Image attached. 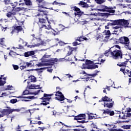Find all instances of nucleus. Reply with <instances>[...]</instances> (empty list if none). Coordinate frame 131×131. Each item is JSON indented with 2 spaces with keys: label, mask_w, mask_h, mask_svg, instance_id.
<instances>
[{
  "label": "nucleus",
  "mask_w": 131,
  "mask_h": 131,
  "mask_svg": "<svg viewBox=\"0 0 131 131\" xmlns=\"http://www.w3.org/2000/svg\"><path fill=\"white\" fill-rule=\"evenodd\" d=\"M36 2L38 3V7L40 8L38 9L39 13L37 14V16L39 17L40 16V18L41 17H43V16H47L48 15V12L46 10H43L42 9H45L44 6L47 5V2L45 1V0H36Z\"/></svg>",
  "instance_id": "1"
},
{
  "label": "nucleus",
  "mask_w": 131,
  "mask_h": 131,
  "mask_svg": "<svg viewBox=\"0 0 131 131\" xmlns=\"http://www.w3.org/2000/svg\"><path fill=\"white\" fill-rule=\"evenodd\" d=\"M112 58L116 60L117 59H122V52L120 50H115L111 53Z\"/></svg>",
  "instance_id": "2"
},
{
  "label": "nucleus",
  "mask_w": 131,
  "mask_h": 131,
  "mask_svg": "<svg viewBox=\"0 0 131 131\" xmlns=\"http://www.w3.org/2000/svg\"><path fill=\"white\" fill-rule=\"evenodd\" d=\"M100 9L98 11L100 12H108V13H115V10L113 9L112 7H107L104 5H101L99 7Z\"/></svg>",
  "instance_id": "3"
},
{
  "label": "nucleus",
  "mask_w": 131,
  "mask_h": 131,
  "mask_svg": "<svg viewBox=\"0 0 131 131\" xmlns=\"http://www.w3.org/2000/svg\"><path fill=\"white\" fill-rule=\"evenodd\" d=\"M33 66H34V63H33V61H32L29 62H23L20 63V69L21 70H23L27 67H33Z\"/></svg>",
  "instance_id": "4"
},
{
  "label": "nucleus",
  "mask_w": 131,
  "mask_h": 131,
  "mask_svg": "<svg viewBox=\"0 0 131 131\" xmlns=\"http://www.w3.org/2000/svg\"><path fill=\"white\" fill-rule=\"evenodd\" d=\"M74 119H75V120H79L78 121V122H80L81 123H85V121L82 120V119H85V115H78V116H75Z\"/></svg>",
  "instance_id": "5"
},
{
  "label": "nucleus",
  "mask_w": 131,
  "mask_h": 131,
  "mask_svg": "<svg viewBox=\"0 0 131 131\" xmlns=\"http://www.w3.org/2000/svg\"><path fill=\"white\" fill-rule=\"evenodd\" d=\"M46 19H47V21L49 25H43L42 27L40 28V31H41V30H52V26H51V23H50V20H49V18L47 16L45 17Z\"/></svg>",
  "instance_id": "6"
},
{
  "label": "nucleus",
  "mask_w": 131,
  "mask_h": 131,
  "mask_svg": "<svg viewBox=\"0 0 131 131\" xmlns=\"http://www.w3.org/2000/svg\"><path fill=\"white\" fill-rule=\"evenodd\" d=\"M119 26H123L124 28H127L129 25V23L124 19H119Z\"/></svg>",
  "instance_id": "7"
},
{
  "label": "nucleus",
  "mask_w": 131,
  "mask_h": 131,
  "mask_svg": "<svg viewBox=\"0 0 131 131\" xmlns=\"http://www.w3.org/2000/svg\"><path fill=\"white\" fill-rule=\"evenodd\" d=\"M119 41L120 43H122V45L125 46L127 45V43H129V39H128L127 37L123 36L119 39Z\"/></svg>",
  "instance_id": "8"
},
{
  "label": "nucleus",
  "mask_w": 131,
  "mask_h": 131,
  "mask_svg": "<svg viewBox=\"0 0 131 131\" xmlns=\"http://www.w3.org/2000/svg\"><path fill=\"white\" fill-rule=\"evenodd\" d=\"M7 108H5L6 110V113H7V116H9L10 114H12L13 112H20L21 111V109L20 108H11L10 107H7Z\"/></svg>",
  "instance_id": "9"
},
{
  "label": "nucleus",
  "mask_w": 131,
  "mask_h": 131,
  "mask_svg": "<svg viewBox=\"0 0 131 131\" xmlns=\"http://www.w3.org/2000/svg\"><path fill=\"white\" fill-rule=\"evenodd\" d=\"M55 99L58 100V101H64V100H65V97H64V95L61 92H57L55 94Z\"/></svg>",
  "instance_id": "10"
},
{
  "label": "nucleus",
  "mask_w": 131,
  "mask_h": 131,
  "mask_svg": "<svg viewBox=\"0 0 131 131\" xmlns=\"http://www.w3.org/2000/svg\"><path fill=\"white\" fill-rule=\"evenodd\" d=\"M110 35H111V33H110V31L105 30L102 33V38H105V39H108L109 37H110Z\"/></svg>",
  "instance_id": "11"
},
{
  "label": "nucleus",
  "mask_w": 131,
  "mask_h": 131,
  "mask_svg": "<svg viewBox=\"0 0 131 131\" xmlns=\"http://www.w3.org/2000/svg\"><path fill=\"white\" fill-rule=\"evenodd\" d=\"M74 11H75V16H81L83 14V12L80 10V9L78 8L77 7L75 6L74 7Z\"/></svg>",
  "instance_id": "12"
},
{
  "label": "nucleus",
  "mask_w": 131,
  "mask_h": 131,
  "mask_svg": "<svg viewBox=\"0 0 131 131\" xmlns=\"http://www.w3.org/2000/svg\"><path fill=\"white\" fill-rule=\"evenodd\" d=\"M49 61L50 60H47L46 61H42V62H39L38 64H36L38 67H41V66H50L51 65V63L49 62Z\"/></svg>",
  "instance_id": "13"
},
{
  "label": "nucleus",
  "mask_w": 131,
  "mask_h": 131,
  "mask_svg": "<svg viewBox=\"0 0 131 131\" xmlns=\"http://www.w3.org/2000/svg\"><path fill=\"white\" fill-rule=\"evenodd\" d=\"M121 115H119V118H121L122 119H126L130 117L131 114L129 112H128L127 113H125L122 117H121Z\"/></svg>",
  "instance_id": "14"
},
{
  "label": "nucleus",
  "mask_w": 131,
  "mask_h": 131,
  "mask_svg": "<svg viewBox=\"0 0 131 131\" xmlns=\"http://www.w3.org/2000/svg\"><path fill=\"white\" fill-rule=\"evenodd\" d=\"M40 92V90H38L36 92H35L34 93H30L29 92V91L28 90H25V91L23 92V96H25V95H29V94H32L33 95H38V93Z\"/></svg>",
  "instance_id": "15"
},
{
  "label": "nucleus",
  "mask_w": 131,
  "mask_h": 131,
  "mask_svg": "<svg viewBox=\"0 0 131 131\" xmlns=\"http://www.w3.org/2000/svg\"><path fill=\"white\" fill-rule=\"evenodd\" d=\"M16 12L15 11V9H13L12 10V11H10V12H8L6 14V16H7V17H8V18H12V17H13V16H14V15H16Z\"/></svg>",
  "instance_id": "16"
},
{
  "label": "nucleus",
  "mask_w": 131,
  "mask_h": 131,
  "mask_svg": "<svg viewBox=\"0 0 131 131\" xmlns=\"http://www.w3.org/2000/svg\"><path fill=\"white\" fill-rule=\"evenodd\" d=\"M39 40H40V43H37L36 45L31 46L30 48H35V47H39L40 45L42 46H46V42L43 41H41V39L38 38Z\"/></svg>",
  "instance_id": "17"
},
{
  "label": "nucleus",
  "mask_w": 131,
  "mask_h": 131,
  "mask_svg": "<svg viewBox=\"0 0 131 131\" xmlns=\"http://www.w3.org/2000/svg\"><path fill=\"white\" fill-rule=\"evenodd\" d=\"M42 99H45L47 100L48 101H43L42 103H40V105H44V106H47V105H48V104H50V103L49 102V101H50V100H51V98H48V97H46V98H42Z\"/></svg>",
  "instance_id": "18"
},
{
  "label": "nucleus",
  "mask_w": 131,
  "mask_h": 131,
  "mask_svg": "<svg viewBox=\"0 0 131 131\" xmlns=\"http://www.w3.org/2000/svg\"><path fill=\"white\" fill-rule=\"evenodd\" d=\"M6 115L8 116L6 108L0 111V118L1 117H4V116H6Z\"/></svg>",
  "instance_id": "19"
},
{
  "label": "nucleus",
  "mask_w": 131,
  "mask_h": 131,
  "mask_svg": "<svg viewBox=\"0 0 131 131\" xmlns=\"http://www.w3.org/2000/svg\"><path fill=\"white\" fill-rule=\"evenodd\" d=\"M114 105V102L112 103L105 102L104 104V107H107V108H112Z\"/></svg>",
  "instance_id": "20"
},
{
  "label": "nucleus",
  "mask_w": 131,
  "mask_h": 131,
  "mask_svg": "<svg viewBox=\"0 0 131 131\" xmlns=\"http://www.w3.org/2000/svg\"><path fill=\"white\" fill-rule=\"evenodd\" d=\"M18 99H35V97L34 96H28V97H24L23 95L19 96L17 97Z\"/></svg>",
  "instance_id": "21"
},
{
  "label": "nucleus",
  "mask_w": 131,
  "mask_h": 131,
  "mask_svg": "<svg viewBox=\"0 0 131 131\" xmlns=\"http://www.w3.org/2000/svg\"><path fill=\"white\" fill-rule=\"evenodd\" d=\"M29 89L30 90L39 89V85L31 84L30 86H29Z\"/></svg>",
  "instance_id": "22"
},
{
  "label": "nucleus",
  "mask_w": 131,
  "mask_h": 131,
  "mask_svg": "<svg viewBox=\"0 0 131 131\" xmlns=\"http://www.w3.org/2000/svg\"><path fill=\"white\" fill-rule=\"evenodd\" d=\"M111 23H110V25H111V26H113L115 25H119V19L111 20Z\"/></svg>",
  "instance_id": "23"
},
{
  "label": "nucleus",
  "mask_w": 131,
  "mask_h": 131,
  "mask_svg": "<svg viewBox=\"0 0 131 131\" xmlns=\"http://www.w3.org/2000/svg\"><path fill=\"white\" fill-rule=\"evenodd\" d=\"M34 54H35L34 51H29V52L25 53V56L29 57V56H33Z\"/></svg>",
  "instance_id": "24"
},
{
  "label": "nucleus",
  "mask_w": 131,
  "mask_h": 131,
  "mask_svg": "<svg viewBox=\"0 0 131 131\" xmlns=\"http://www.w3.org/2000/svg\"><path fill=\"white\" fill-rule=\"evenodd\" d=\"M25 4L26 6L31 7L32 6V2L31 0H24Z\"/></svg>",
  "instance_id": "25"
},
{
  "label": "nucleus",
  "mask_w": 131,
  "mask_h": 131,
  "mask_svg": "<svg viewBox=\"0 0 131 131\" xmlns=\"http://www.w3.org/2000/svg\"><path fill=\"white\" fill-rule=\"evenodd\" d=\"M102 100L103 102H112V99H110V98L107 96L102 97Z\"/></svg>",
  "instance_id": "26"
},
{
  "label": "nucleus",
  "mask_w": 131,
  "mask_h": 131,
  "mask_svg": "<svg viewBox=\"0 0 131 131\" xmlns=\"http://www.w3.org/2000/svg\"><path fill=\"white\" fill-rule=\"evenodd\" d=\"M16 32L18 33V32H19V31H22V27L21 26H15L14 27Z\"/></svg>",
  "instance_id": "27"
},
{
  "label": "nucleus",
  "mask_w": 131,
  "mask_h": 131,
  "mask_svg": "<svg viewBox=\"0 0 131 131\" xmlns=\"http://www.w3.org/2000/svg\"><path fill=\"white\" fill-rule=\"evenodd\" d=\"M51 34H53V35H58V34H59V31H57L52 28L51 29Z\"/></svg>",
  "instance_id": "28"
},
{
  "label": "nucleus",
  "mask_w": 131,
  "mask_h": 131,
  "mask_svg": "<svg viewBox=\"0 0 131 131\" xmlns=\"http://www.w3.org/2000/svg\"><path fill=\"white\" fill-rule=\"evenodd\" d=\"M118 66H119L120 67H126V62H119L117 64Z\"/></svg>",
  "instance_id": "29"
},
{
  "label": "nucleus",
  "mask_w": 131,
  "mask_h": 131,
  "mask_svg": "<svg viewBox=\"0 0 131 131\" xmlns=\"http://www.w3.org/2000/svg\"><path fill=\"white\" fill-rule=\"evenodd\" d=\"M13 10H14L15 12L18 11H23V10H25V8L24 7H17L15 9H14Z\"/></svg>",
  "instance_id": "30"
},
{
  "label": "nucleus",
  "mask_w": 131,
  "mask_h": 131,
  "mask_svg": "<svg viewBox=\"0 0 131 131\" xmlns=\"http://www.w3.org/2000/svg\"><path fill=\"white\" fill-rule=\"evenodd\" d=\"M43 32L45 34H52V30H44L43 31Z\"/></svg>",
  "instance_id": "31"
},
{
  "label": "nucleus",
  "mask_w": 131,
  "mask_h": 131,
  "mask_svg": "<svg viewBox=\"0 0 131 131\" xmlns=\"http://www.w3.org/2000/svg\"><path fill=\"white\" fill-rule=\"evenodd\" d=\"M29 78L30 79L31 82H35L36 81V78L33 76H30Z\"/></svg>",
  "instance_id": "32"
},
{
  "label": "nucleus",
  "mask_w": 131,
  "mask_h": 131,
  "mask_svg": "<svg viewBox=\"0 0 131 131\" xmlns=\"http://www.w3.org/2000/svg\"><path fill=\"white\" fill-rule=\"evenodd\" d=\"M98 67H99L98 65L92 64L89 66V69H96V68H98Z\"/></svg>",
  "instance_id": "33"
},
{
  "label": "nucleus",
  "mask_w": 131,
  "mask_h": 131,
  "mask_svg": "<svg viewBox=\"0 0 131 131\" xmlns=\"http://www.w3.org/2000/svg\"><path fill=\"white\" fill-rule=\"evenodd\" d=\"M9 54L10 56H11V57H14V56H17V55H18L17 53L13 51H10Z\"/></svg>",
  "instance_id": "34"
},
{
  "label": "nucleus",
  "mask_w": 131,
  "mask_h": 131,
  "mask_svg": "<svg viewBox=\"0 0 131 131\" xmlns=\"http://www.w3.org/2000/svg\"><path fill=\"white\" fill-rule=\"evenodd\" d=\"M95 2L96 3H97V4L101 5L102 4H103V3H105L106 2V0H95Z\"/></svg>",
  "instance_id": "35"
},
{
  "label": "nucleus",
  "mask_w": 131,
  "mask_h": 131,
  "mask_svg": "<svg viewBox=\"0 0 131 131\" xmlns=\"http://www.w3.org/2000/svg\"><path fill=\"white\" fill-rule=\"evenodd\" d=\"M120 8H121V9H124V8H127V7H128V4H119V5Z\"/></svg>",
  "instance_id": "36"
},
{
  "label": "nucleus",
  "mask_w": 131,
  "mask_h": 131,
  "mask_svg": "<svg viewBox=\"0 0 131 131\" xmlns=\"http://www.w3.org/2000/svg\"><path fill=\"white\" fill-rule=\"evenodd\" d=\"M121 71H122V72H123L124 73V71H126L127 72V73H128V75L129 74V73H130V72H129V70H127L126 69V67H125V68H121Z\"/></svg>",
  "instance_id": "37"
},
{
  "label": "nucleus",
  "mask_w": 131,
  "mask_h": 131,
  "mask_svg": "<svg viewBox=\"0 0 131 131\" xmlns=\"http://www.w3.org/2000/svg\"><path fill=\"white\" fill-rule=\"evenodd\" d=\"M78 5H81L83 8H86V3H85L82 1L80 2V3L78 4Z\"/></svg>",
  "instance_id": "38"
},
{
  "label": "nucleus",
  "mask_w": 131,
  "mask_h": 131,
  "mask_svg": "<svg viewBox=\"0 0 131 131\" xmlns=\"http://www.w3.org/2000/svg\"><path fill=\"white\" fill-rule=\"evenodd\" d=\"M125 48H126L127 50H129L130 51H131V43H128L127 44L125 45Z\"/></svg>",
  "instance_id": "39"
},
{
  "label": "nucleus",
  "mask_w": 131,
  "mask_h": 131,
  "mask_svg": "<svg viewBox=\"0 0 131 131\" xmlns=\"http://www.w3.org/2000/svg\"><path fill=\"white\" fill-rule=\"evenodd\" d=\"M73 50H74L73 48H70V49L67 54V56H70V55H71L72 54V52H73Z\"/></svg>",
  "instance_id": "40"
},
{
  "label": "nucleus",
  "mask_w": 131,
  "mask_h": 131,
  "mask_svg": "<svg viewBox=\"0 0 131 131\" xmlns=\"http://www.w3.org/2000/svg\"><path fill=\"white\" fill-rule=\"evenodd\" d=\"M103 114H109L110 113V110H109V109H107L105 110H103Z\"/></svg>",
  "instance_id": "41"
},
{
  "label": "nucleus",
  "mask_w": 131,
  "mask_h": 131,
  "mask_svg": "<svg viewBox=\"0 0 131 131\" xmlns=\"http://www.w3.org/2000/svg\"><path fill=\"white\" fill-rule=\"evenodd\" d=\"M122 128H124L125 129H129L130 127V125H125L122 126Z\"/></svg>",
  "instance_id": "42"
},
{
  "label": "nucleus",
  "mask_w": 131,
  "mask_h": 131,
  "mask_svg": "<svg viewBox=\"0 0 131 131\" xmlns=\"http://www.w3.org/2000/svg\"><path fill=\"white\" fill-rule=\"evenodd\" d=\"M77 40H78L79 41H83L84 40H86V38H82L80 37V38H78Z\"/></svg>",
  "instance_id": "43"
},
{
  "label": "nucleus",
  "mask_w": 131,
  "mask_h": 131,
  "mask_svg": "<svg viewBox=\"0 0 131 131\" xmlns=\"http://www.w3.org/2000/svg\"><path fill=\"white\" fill-rule=\"evenodd\" d=\"M39 22H40V23H46L47 21L43 18H39Z\"/></svg>",
  "instance_id": "44"
},
{
  "label": "nucleus",
  "mask_w": 131,
  "mask_h": 131,
  "mask_svg": "<svg viewBox=\"0 0 131 131\" xmlns=\"http://www.w3.org/2000/svg\"><path fill=\"white\" fill-rule=\"evenodd\" d=\"M92 20H93L94 21H95L94 22V24H95V25H99V20H97L96 18H93Z\"/></svg>",
  "instance_id": "45"
},
{
  "label": "nucleus",
  "mask_w": 131,
  "mask_h": 131,
  "mask_svg": "<svg viewBox=\"0 0 131 131\" xmlns=\"http://www.w3.org/2000/svg\"><path fill=\"white\" fill-rule=\"evenodd\" d=\"M110 15V14H109L108 13H100V16H101L102 17H104V16H109Z\"/></svg>",
  "instance_id": "46"
},
{
  "label": "nucleus",
  "mask_w": 131,
  "mask_h": 131,
  "mask_svg": "<svg viewBox=\"0 0 131 131\" xmlns=\"http://www.w3.org/2000/svg\"><path fill=\"white\" fill-rule=\"evenodd\" d=\"M5 83H6V81H3V80H2V78H0V86L4 85Z\"/></svg>",
  "instance_id": "47"
},
{
  "label": "nucleus",
  "mask_w": 131,
  "mask_h": 131,
  "mask_svg": "<svg viewBox=\"0 0 131 131\" xmlns=\"http://www.w3.org/2000/svg\"><path fill=\"white\" fill-rule=\"evenodd\" d=\"M52 5H66V4H64V3H59L57 2L56 1H54L52 3Z\"/></svg>",
  "instance_id": "48"
},
{
  "label": "nucleus",
  "mask_w": 131,
  "mask_h": 131,
  "mask_svg": "<svg viewBox=\"0 0 131 131\" xmlns=\"http://www.w3.org/2000/svg\"><path fill=\"white\" fill-rule=\"evenodd\" d=\"M10 103H11L12 104H15V103H17V99H11L10 100Z\"/></svg>",
  "instance_id": "49"
},
{
  "label": "nucleus",
  "mask_w": 131,
  "mask_h": 131,
  "mask_svg": "<svg viewBox=\"0 0 131 131\" xmlns=\"http://www.w3.org/2000/svg\"><path fill=\"white\" fill-rule=\"evenodd\" d=\"M4 41H5V38H2L0 39V44L4 46Z\"/></svg>",
  "instance_id": "50"
},
{
  "label": "nucleus",
  "mask_w": 131,
  "mask_h": 131,
  "mask_svg": "<svg viewBox=\"0 0 131 131\" xmlns=\"http://www.w3.org/2000/svg\"><path fill=\"white\" fill-rule=\"evenodd\" d=\"M4 2L5 3V5H10V4H11V1L10 0H5Z\"/></svg>",
  "instance_id": "51"
},
{
  "label": "nucleus",
  "mask_w": 131,
  "mask_h": 131,
  "mask_svg": "<svg viewBox=\"0 0 131 131\" xmlns=\"http://www.w3.org/2000/svg\"><path fill=\"white\" fill-rule=\"evenodd\" d=\"M87 114L88 115L89 118H90L91 119H92V118L94 117V116H93V113H87Z\"/></svg>",
  "instance_id": "52"
},
{
  "label": "nucleus",
  "mask_w": 131,
  "mask_h": 131,
  "mask_svg": "<svg viewBox=\"0 0 131 131\" xmlns=\"http://www.w3.org/2000/svg\"><path fill=\"white\" fill-rule=\"evenodd\" d=\"M12 66H13L14 70H18L19 69V66H18L17 65L13 64Z\"/></svg>",
  "instance_id": "53"
},
{
  "label": "nucleus",
  "mask_w": 131,
  "mask_h": 131,
  "mask_svg": "<svg viewBox=\"0 0 131 131\" xmlns=\"http://www.w3.org/2000/svg\"><path fill=\"white\" fill-rule=\"evenodd\" d=\"M12 88H13V86L9 85L7 86V88L5 89V91H9V90H11Z\"/></svg>",
  "instance_id": "54"
},
{
  "label": "nucleus",
  "mask_w": 131,
  "mask_h": 131,
  "mask_svg": "<svg viewBox=\"0 0 131 131\" xmlns=\"http://www.w3.org/2000/svg\"><path fill=\"white\" fill-rule=\"evenodd\" d=\"M105 56L106 57H109V55H110V52L109 51H106L105 53H104Z\"/></svg>",
  "instance_id": "55"
},
{
  "label": "nucleus",
  "mask_w": 131,
  "mask_h": 131,
  "mask_svg": "<svg viewBox=\"0 0 131 131\" xmlns=\"http://www.w3.org/2000/svg\"><path fill=\"white\" fill-rule=\"evenodd\" d=\"M50 57H51V55H49L48 54H45L43 56V58L48 59V58H50Z\"/></svg>",
  "instance_id": "56"
},
{
  "label": "nucleus",
  "mask_w": 131,
  "mask_h": 131,
  "mask_svg": "<svg viewBox=\"0 0 131 131\" xmlns=\"http://www.w3.org/2000/svg\"><path fill=\"white\" fill-rule=\"evenodd\" d=\"M22 47L23 46L19 45L18 47H13L12 49H22Z\"/></svg>",
  "instance_id": "57"
},
{
  "label": "nucleus",
  "mask_w": 131,
  "mask_h": 131,
  "mask_svg": "<svg viewBox=\"0 0 131 131\" xmlns=\"http://www.w3.org/2000/svg\"><path fill=\"white\" fill-rule=\"evenodd\" d=\"M110 116H113L114 115V111H110V113H109Z\"/></svg>",
  "instance_id": "58"
},
{
  "label": "nucleus",
  "mask_w": 131,
  "mask_h": 131,
  "mask_svg": "<svg viewBox=\"0 0 131 131\" xmlns=\"http://www.w3.org/2000/svg\"><path fill=\"white\" fill-rule=\"evenodd\" d=\"M129 122V120H126V121H118L117 122L118 123H121V122Z\"/></svg>",
  "instance_id": "59"
},
{
  "label": "nucleus",
  "mask_w": 131,
  "mask_h": 131,
  "mask_svg": "<svg viewBox=\"0 0 131 131\" xmlns=\"http://www.w3.org/2000/svg\"><path fill=\"white\" fill-rule=\"evenodd\" d=\"M113 48H117V49H119V50H120V46L117 45L114 46Z\"/></svg>",
  "instance_id": "60"
},
{
  "label": "nucleus",
  "mask_w": 131,
  "mask_h": 131,
  "mask_svg": "<svg viewBox=\"0 0 131 131\" xmlns=\"http://www.w3.org/2000/svg\"><path fill=\"white\" fill-rule=\"evenodd\" d=\"M52 115L55 116L57 114V112L55 111L51 112Z\"/></svg>",
  "instance_id": "61"
},
{
  "label": "nucleus",
  "mask_w": 131,
  "mask_h": 131,
  "mask_svg": "<svg viewBox=\"0 0 131 131\" xmlns=\"http://www.w3.org/2000/svg\"><path fill=\"white\" fill-rule=\"evenodd\" d=\"M15 32H16V30H15V29L14 28V29L12 30V31L11 32V34H12V35H13V34L14 33H15Z\"/></svg>",
  "instance_id": "62"
},
{
  "label": "nucleus",
  "mask_w": 131,
  "mask_h": 131,
  "mask_svg": "<svg viewBox=\"0 0 131 131\" xmlns=\"http://www.w3.org/2000/svg\"><path fill=\"white\" fill-rule=\"evenodd\" d=\"M77 45H79V43H78L77 41L73 42V45L74 46H77Z\"/></svg>",
  "instance_id": "63"
},
{
  "label": "nucleus",
  "mask_w": 131,
  "mask_h": 131,
  "mask_svg": "<svg viewBox=\"0 0 131 131\" xmlns=\"http://www.w3.org/2000/svg\"><path fill=\"white\" fill-rule=\"evenodd\" d=\"M120 28V26H116L115 27H113L114 29H119Z\"/></svg>",
  "instance_id": "64"
}]
</instances>
